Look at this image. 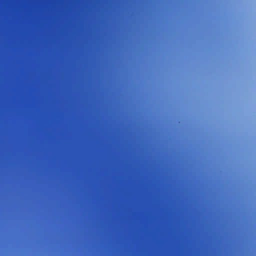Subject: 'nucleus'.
I'll use <instances>...</instances> for the list:
<instances>
[{
  "instance_id": "f257e3e1",
  "label": "nucleus",
  "mask_w": 256,
  "mask_h": 256,
  "mask_svg": "<svg viewBox=\"0 0 256 256\" xmlns=\"http://www.w3.org/2000/svg\"><path fill=\"white\" fill-rule=\"evenodd\" d=\"M28 38H32V0H28Z\"/></svg>"
},
{
  "instance_id": "f03ea898",
  "label": "nucleus",
  "mask_w": 256,
  "mask_h": 256,
  "mask_svg": "<svg viewBox=\"0 0 256 256\" xmlns=\"http://www.w3.org/2000/svg\"><path fill=\"white\" fill-rule=\"evenodd\" d=\"M34 24L33 23V26H34ZM34 90V89L33 88V90ZM58 114V113H34V112H33V113H32V114H33V119L34 118V117L36 114ZM35 192V190H34V189L33 188V192Z\"/></svg>"
},
{
  "instance_id": "7ed1b4c3",
  "label": "nucleus",
  "mask_w": 256,
  "mask_h": 256,
  "mask_svg": "<svg viewBox=\"0 0 256 256\" xmlns=\"http://www.w3.org/2000/svg\"><path fill=\"white\" fill-rule=\"evenodd\" d=\"M32 220H34V205H32Z\"/></svg>"
},
{
  "instance_id": "20e7f679",
  "label": "nucleus",
  "mask_w": 256,
  "mask_h": 256,
  "mask_svg": "<svg viewBox=\"0 0 256 256\" xmlns=\"http://www.w3.org/2000/svg\"><path fill=\"white\" fill-rule=\"evenodd\" d=\"M32 220H34V205H32Z\"/></svg>"
},
{
  "instance_id": "39448f33",
  "label": "nucleus",
  "mask_w": 256,
  "mask_h": 256,
  "mask_svg": "<svg viewBox=\"0 0 256 256\" xmlns=\"http://www.w3.org/2000/svg\"><path fill=\"white\" fill-rule=\"evenodd\" d=\"M32 220H34V205H32Z\"/></svg>"
},
{
  "instance_id": "423d86ee",
  "label": "nucleus",
  "mask_w": 256,
  "mask_h": 256,
  "mask_svg": "<svg viewBox=\"0 0 256 256\" xmlns=\"http://www.w3.org/2000/svg\"><path fill=\"white\" fill-rule=\"evenodd\" d=\"M32 220H34V205H32Z\"/></svg>"
},
{
  "instance_id": "0eeeda50",
  "label": "nucleus",
  "mask_w": 256,
  "mask_h": 256,
  "mask_svg": "<svg viewBox=\"0 0 256 256\" xmlns=\"http://www.w3.org/2000/svg\"><path fill=\"white\" fill-rule=\"evenodd\" d=\"M32 220H34V205H32Z\"/></svg>"
},
{
  "instance_id": "6e6552de",
  "label": "nucleus",
  "mask_w": 256,
  "mask_h": 256,
  "mask_svg": "<svg viewBox=\"0 0 256 256\" xmlns=\"http://www.w3.org/2000/svg\"><path fill=\"white\" fill-rule=\"evenodd\" d=\"M32 220H34V205H32Z\"/></svg>"
},
{
  "instance_id": "1a4fd4ad",
  "label": "nucleus",
  "mask_w": 256,
  "mask_h": 256,
  "mask_svg": "<svg viewBox=\"0 0 256 256\" xmlns=\"http://www.w3.org/2000/svg\"><path fill=\"white\" fill-rule=\"evenodd\" d=\"M32 220H34V205H32Z\"/></svg>"
},
{
  "instance_id": "9d476101",
  "label": "nucleus",
  "mask_w": 256,
  "mask_h": 256,
  "mask_svg": "<svg viewBox=\"0 0 256 256\" xmlns=\"http://www.w3.org/2000/svg\"><path fill=\"white\" fill-rule=\"evenodd\" d=\"M32 220H34V205H32Z\"/></svg>"
},
{
  "instance_id": "9b49d317",
  "label": "nucleus",
  "mask_w": 256,
  "mask_h": 256,
  "mask_svg": "<svg viewBox=\"0 0 256 256\" xmlns=\"http://www.w3.org/2000/svg\"><path fill=\"white\" fill-rule=\"evenodd\" d=\"M32 220H34V205H32Z\"/></svg>"
},
{
  "instance_id": "f8f14e48",
  "label": "nucleus",
  "mask_w": 256,
  "mask_h": 256,
  "mask_svg": "<svg viewBox=\"0 0 256 256\" xmlns=\"http://www.w3.org/2000/svg\"><path fill=\"white\" fill-rule=\"evenodd\" d=\"M32 220H34V205H32Z\"/></svg>"
},
{
  "instance_id": "ddd939ff",
  "label": "nucleus",
  "mask_w": 256,
  "mask_h": 256,
  "mask_svg": "<svg viewBox=\"0 0 256 256\" xmlns=\"http://www.w3.org/2000/svg\"><path fill=\"white\" fill-rule=\"evenodd\" d=\"M32 220H34V205H32Z\"/></svg>"
},
{
  "instance_id": "4468645a",
  "label": "nucleus",
  "mask_w": 256,
  "mask_h": 256,
  "mask_svg": "<svg viewBox=\"0 0 256 256\" xmlns=\"http://www.w3.org/2000/svg\"><path fill=\"white\" fill-rule=\"evenodd\" d=\"M32 220H34V205H32Z\"/></svg>"
},
{
  "instance_id": "2eb2a0df",
  "label": "nucleus",
  "mask_w": 256,
  "mask_h": 256,
  "mask_svg": "<svg viewBox=\"0 0 256 256\" xmlns=\"http://www.w3.org/2000/svg\"><path fill=\"white\" fill-rule=\"evenodd\" d=\"M32 220H34V205H32Z\"/></svg>"
},
{
  "instance_id": "dca6fc26",
  "label": "nucleus",
  "mask_w": 256,
  "mask_h": 256,
  "mask_svg": "<svg viewBox=\"0 0 256 256\" xmlns=\"http://www.w3.org/2000/svg\"><path fill=\"white\" fill-rule=\"evenodd\" d=\"M32 220H34V205H32Z\"/></svg>"
},
{
  "instance_id": "f3484780",
  "label": "nucleus",
  "mask_w": 256,
  "mask_h": 256,
  "mask_svg": "<svg viewBox=\"0 0 256 256\" xmlns=\"http://www.w3.org/2000/svg\"><path fill=\"white\" fill-rule=\"evenodd\" d=\"M32 220H34V205H32Z\"/></svg>"
},
{
  "instance_id": "a211bd4d",
  "label": "nucleus",
  "mask_w": 256,
  "mask_h": 256,
  "mask_svg": "<svg viewBox=\"0 0 256 256\" xmlns=\"http://www.w3.org/2000/svg\"><path fill=\"white\" fill-rule=\"evenodd\" d=\"M32 198H34V194L32 195Z\"/></svg>"
},
{
  "instance_id": "6ab92c4d",
  "label": "nucleus",
  "mask_w": 256,
  "mask_h": 256,
  "mask_svg": "<svg viewBox=\"0 0 256 256\" xmlns=\"http://www.w3.org/2000/svg\"><path fill=\"white\" fill-rule=\"evenodd\" d=\"M32 198H34V194L32 195Z\"/></svg>"
}]
</instances>
